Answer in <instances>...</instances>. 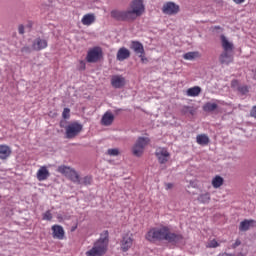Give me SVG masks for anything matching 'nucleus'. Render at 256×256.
Instances as JSON below:
<instances>
[{"label": "nucleus", "mask_w": 256, "mask_h": 256, "mask_svg": "<svg viewBox=\"0 0 256 256\" xmlns=\"http://www.w3.org/2000/svg\"><path fill=\"white\" fill-rule=\"evenodd\" d=\"M145 13V4L143 0H132L125 11L112 10L111 17L118 21H135Z\"/></svg>", "instance_id": "obj_1"}, {"label": "nucleus", "mask_w": 256, "mask_h": 256, "mask_svg": "<svg viewBox=\"0 0 256 256\" xmlns=\"http://www.w3.org/2000/svg\"><path fill=\"white\" fill-rule=\"evenodd\" d=\"M147 241H168V243H172L176 245V243H181L183 241L182 235H177L175 233H171L169 228L162 226L159 228H152L146 234Z\"/></svg>", "instance_id": "obj_2"}, {"label": "nucleus", "mask_w": 256, "mask_h": 256, "mask_svg": "<svg viewBox=\"0 0 256 256\" xmlns=\"http://www.w3.org/2000/svg\"><path fill=\"white\" fill-rule=\"evenodd\" d=\"M109 234L105 232L96 241L93 247L86 252V256H104L107 253V245H109Z\"/></svg>", "instance_id": "obj_3"}, {"label": "nucleus", "mask_w": 256, "mask_h": 256, "mask_svg": "<svg viewBox=\"0 0 256 256\" xmlns=\"http://www.w3.org/2000/svg\"><path fill=\"white\" fill-rule=\"evenodd\" d=\"M149 145L148 137H139L132 147V153L135 157H141L143 155L145 148Z\"/></svg>", "instance_id": "obj_4"}, {"label": "nucleus", "mask_w": 256, "mask_h": 256, "mask_svg": "<svg viewBox=\"0 0 256 256\" xmlns=\"http://www.w3.org/2000/svg\"><path fill=\"white\" fill-rule=\"evenodd\" d=\"M179 11H181V7L175 2L168 1L162 6V13L170 17L177 15Z\"/></svg>", "instance_id": "obj_5"}, {"label": "nucleus", "mask_w": 256, "mask_h": 256, "mask_svg": "<svg viewBox=\"0 0 256 256\" xmlns=\"http://www.w3.org/2000/svg\"><path fill=\"white\" fill-rule=\"evenodd\" d=\"M83 126L79 123H71L66 127V137L67 139H73L81 133Z\"/></svg>", "instance_id": "obj_6"}, {"label": "nucleus", "mask_w": 256, "mask_h": 256, "mask_svg": "<svg viewBox=\"0 0 256 256\" xmlns=\"http://www.w3.org/2000/svg\"><path fill=\"white\" fill-rule=\"evenodd\" d=\"M103 51L99 47H95L92 50L88 51L86 61L88 63H97L101 59Z\"/></svg>", "instance_id": "obj_7"}, {"label": "nucleus", "mask_w": 256, "mask_h": 256, "mask_svg": "<svg viewBox=\"0 0 256 256\" xmlns=\"http://www.w3.org/2000/svg\"><path fill=\"white\" fill-rule=\"evenodd\" d=\"M125 83V77L122 75H114L111 78V85L114 89H121L122 87H125Z\"/></svg>", "instance_id": "obj_8"}, {"label": "nucleus", "mask_w": 256, "mask_h": 256, "mask_svg": "<svg viewBox=\"0 0 256 256\" xmlns=\"http://www.w3.org/2000/svg\"><path fill=\"white\" fill-rule=\"evenodd\" d=\"M131 49L134 50L136 55H139L141 58V61H145V56H143V53H145V49L143 48V44L137 41H133L131 44Z\"/></svg>", "instance_id": "obj_9"}, {"label": "nucleus", "mask_w": 256, "mask_h": 256, "mask_svg": "<svg viewBox=\"0 0 256 256\" xmlns=\"http://www.w3.org/2000/svg\"><path fill=\"white\" fill-rule=\"evenodd\" d=\"M113 121H115V115L112 114V112L107 111L101 119V124L104 125V127H109L113 125Z\"/></svg>", "instance_id": "obj_10"}, {"label": "nucleus", "mask_w": 256, "mask_h": 256, "mask_svg": "<svg viewBox=\"0 0 256 256\" xmlns=\"http://www.w3.org/2000/svg\"><path fill=\"white\" fill-rule=\"evenodd\" d=\"M156 156L158 157L159 163H167L169 161V152L165 148L157 149Z\"/></svg>", "instance_id": "obj_11"}, {"label": "nucleus", "mask_w": 256, "mask_h": 256, "mask_svg": "<svg viewBox=\"0 0 256 256\" xmlns=\"http://www.w3.org/2000/svg\"><path fill=\"white\" fill-rule=\"evenodd\" d=\"M32 49H34V51H41L43 49H47V40L36 38L32 44Z\"/></svg>", "instance_id": "obj_12"}, {"label": "nucleus", "mask_w": 256, "mask_h": 256, "mask_svg": "<svg viewBox=\"0 0 256 256\" xmlns=\"http://www.w3.org/2000/svg\"><path fill=\"white\" fill-rule=\"evenodd\" d=\"M49 170L47 169V166H41L39 170L37 171L36 177L38 181H45L49 179Z\"/></svg>", "instance_id": "obj_13"}, {"label": "nucleus", "mask_w": 256, "mask_h": 256, "mask_svg": "<svg viewBox=\"0 0 256 256\" xmlns=\"http://www.w3.org/2000/svg\"><path fill=\"white\" fill-rule=\"evenodd\" d=\"M52 234L54 239H63L65 237V230L60 225L52 226Z\"/></svg>", "instance_id": "obj_14"}, {"label": "nucleus", "mask_w": 256, "mask_h": 256, "mask_svg": "<svg viewBox=\"0 0 256 256\" xmlns=\"http://www.w3.org/2000/svg\"><path fill=\"white\" fill-rule=\"evenodd\" d=\"M131 57V52L129 49L122 47L117 52V60L118 61H125V59H129Z\"/></svg>", "instance_id": "obj_15"}, {"label": "nucleus", "mask_w": 256, "mask_h": 256, "mask_svg": "<svg viewBox=\"0 0 256 256\" xmlns=\"http://www.w3.org/2000/svg\"><path fill=\"white\" fill-rule=\"evenodd\" d=\"M133 246V238L131 236H124L121 241V249L122 251H129Z\"/></svg>", "instance_id": "obj_16"}, {"label": "nucleus", "mask_w": 256, "mask_h": 256, "mask_svg": "<svg viewBox=\"0 0 256 256\" xmlns=\"http://www.w3.org/2000/svg\"><path fill=\"white\" fill-rule=\"evenodd\" d=\"M220 39H221V43H222L224 52L233 51V42H230L229 39H227V37H225V35H221Z\"/></svg>", "instance_id": "obj_17"}, {"label": "nucleus", "mask_w": 256, "mask_h": 256, "mask_svg": "<svg viewBox=\"0 0 256 256\" xmlns=\"http://www.w3.org/2000/svg\"><path fill=\"white\" fill-rule=\"evenodd\" d=\"M95 19V14L89 13L82 17L81 23L82 25H86L87 27H89V25H93V23H95Z\"/></svg>", "instance_id": "obj_18"}, {"label": "nucleus", "mask_w": 256, "mask_h": 256, "mask_svg": "<svg viewBox=\"0 0 256 256\" xmlns=\"http://www.w3.org/2000/svg\"><path fill=\"white\" fill-rule=\"evenodd\" d=\"M233 61V56L231 55V52H223L220 55V63L222 65H229Z\"/></svg>", "instance_id": "obj_19"}, {"label": "nucleus", "mask_w": 256, "mask_h": 256, "mask_svg": "<svg viewBox=\"0 0 256 256\" xmlns=\"http://www.w3.org/2000/svg\"><path fill=\"white\" fill-rule=\"evenodd\" d=\"M11 155V148L7 145H0V159H7Z\"/></svg>", "instance_id": "obj_20"}, {"label": "nucleus", "mask_w": 256, "mask_h": 256, "mask_svg": "<svg viewBox=\"0 0 256 256\" xmlns=\"http://www.w3.org/2000/svg\"><path fill=\"white\" fill-rule=\"evenodd\" d=\"M200 93H201V87L199 86H194L192 88H189L186 91V95L188 97H199Z\"/></svg>", "instance_id": "obj_21"}, {"label": "nucleus", "mask_w": 256, "mask_h": 256, "mask_svg": "<svg viewBox=\"0 0 256 256\" xmlns=\"http://www.w3.org/2000/svg\"><path fill=\"white\" fill-rule=\"evenodd\" d=\"M196 142L198 145H209V136L205 134H200L196 137Z\"/></svg>", "instance_id": "obj_22"}, {"label": "nucleus", "mask_w": 256, "mask_h": 256, "mask_svg": "<svg viewBox=\"0 0 256 256\" xmlns=\"http://www.w3.org/2000/svg\"><path fill=\"white\" fill-rule=\"evenodd\" d=\"M66 177H68V179L72 180L73 183H78L80 181L81 176H79V173L77 171H75V169L72 168L70 170V173H68V176H66Z\"/></svg>", "instance_id": "obj_23"}, {"label": "nucleus", "mask_w": 256, "mask_h": 256, "mask_svg": "<svg viewBox=\"0 0 256 256\" xmlns=\"http://www.w3.org/2000/svg\"><path fill=\"white\" fill-rule=\"evenodd\" d=\"M253 220H244L240 223V231H249L253 227Z\"/></svg>", "instance_id": "obj_24"}, {"label": "nucleus", "mask_w": 256, "mask_h": 256, "mask_svg": "<svg viewBox=\"0 0 256 256\" xmlns=\"http://www.w3.org/2000/svg\"><path fill=\"white\" fill-rule=\"evenodd\" d=\"M224 183L223 177L221 176H215L212 179V187H214V189H219V187H221Z\"/></svg>", "instance_id": "obj_25"}, {"label": "nucleus", "mask_w": 256, "mask_h": 256, "mask_svg": "<svg viewBox=\"0 0 256 256\" xmlns=\"http://www.w3.org/2000/svg\"><path fill=\"white\" fill-rule=\"evenodd\" d=\"M199 57V52H187L183 55V59L186 61H193Z\"/></svg>", "instance_id": "obj_26"}, {"label": "nucleus", "mask_w": 256, "mask_h": 256, "mask_svg": "<svg viewBox=\"0 0 256 256\" xmlns=\"http://www.w3.org/2000/svg\"><path fill=\"white\" fill-rule=\"evenodd\" d=\"M71 169L72 168L69 166L61 165L58 167L57 171L58 173H61L65 177H68L69 173H71Z\"/></svg>", "instance_id": "obj_27"}, {"label": "nucleus", "mask_w": 256, "mask_h": 256, "mask_svg": "<svg viewBox=\"0 0 256 256\" xmlns=\"http://www.w3.org/2000/svg\"><path fill=\"white\" fill-rule=\"evenodd\" d=\"M198 201L199 203H209V201H211V194L209 193H204V194H201L199 197H198Z\"/></svg>", "instance_id": "obj_28"}, {"label": "nucleus", "mask_w": 256, "mask_h": 256, "mask_svg": "<svg viewBox=\"0 0 256 256\" xmlns=\"http://www.w3.org/2000/svg\"><path fill=\"white\" fill-rule=\"evenodd\" d=\"M93 182V178L91 176H85L83 178H80L78 185H91Z\"/></svg>", "instance_id": "obj_29"}, {"label": "nucleus", "mask_w": 256, "mask_h": 256, "mask_svg": "<svg viewBox=\"0 0 256 256\" xmlns=\"http://www.w3.org/2000/svg\"><path fill=\"white\" fill-rule=\"evenodd\" d=\"M215 109H217V104L216 103H211V102H207L204 106H203V110L204 111H215Z\"/></svg>", "instance_id": "obj_30"}, {"label": "nucleus", "mask_w": 256, "mask_h": 256, "mask_svg": "<svg viewBox=\"0 0 256 256\" xmlns=\"http://www.w3.org/2000/svg\"><path fill=\"white\" fill-rule=\"evenodd\" d=\"M42 219L44 221H51L53 219V214L51 213V210H47L42 214Z\"/></svg>", "instance_id": "obj_31"}, {"label": "nucleus", "mask_w": 256, "mask_h": 256, "mask_svg": "<svg viewBox=\"0 0 256 256\" xmlns=\"http://www.w3.org/2000/svg\"><path fill=\"white\" fill-rule=\"evenodd\" d=\"M107 155H110V157H117V155H119V149L117 148L108 149Z\"/></svg>", "instance_id": "obj_32"}, {"label": "nucleus", "mask_w": 256, "mask_h": 256, "mask_svg": "<svg viewBox=\"0 0 256 256\" xmlns=\"http://www.w3.org/2000/svg\"><path fill=\"white\" fill-rule=\"evenodd\" d=\"M207 247H210L211 249H215L216 247H219V242L217 240H211Z\"/></svg>", "instance_id": "obj_33"}, {"label": "nucleus", "mask_w": 256, "mask_h": 256, "mask_svg": "<svg viewBox=\"0 0 256 256\" xmlns=\"http://www.w3.org/2000/svg\"><path fill=\"white\" fill-rule=\"evenodd\" d=\"M238 91L242 93V95H245L246 93H249V88L247 86H240Z\"/></svg>", "instance_id": "obj_34"}, {"label": "nucleus", "mask_w": 256, "mask_h": 256, "mask_svg": "<svg viewBox=\"0 0 256 256\" xmlns=\"http://www.w3.org/2000/svg\"><path fill=\"white\" fill-rule=\"evenodd\" d=\"M71 113V110L69 108H64L62 116L63 119H69V114Z\"/></svg>", "instance_id": "obj_35"}, {"label": "nucleus", "mask_w": 256, "mask_h": 256, "mask_svg": "<svg viewBox=\"0 0 256 256\" xmlns=\"http://www.w3.org/2000/svg\"><path fill=\"white\" fill-rule=\"evenodd\" d=\"M231 87L232 88H234V89H236L237 91L239 90V81H237V80H233L232 82H231Z\"/></svg>", "instance_id": "obj_36"}, {"label": "nucleus", "mask_w": 256, "mask_h": 256, "mask_svg": "<svg viewBox=\"0 0 256 256\" xmlns=\"http://www.w3.org/2000/svg\"><path fill=\"white\" fill-rule=\"evenodd\" d=\"M251 117H254L256 119V106H254L250 112Z\"/></svg>", "instance_id": "obj_37"}, {"label": "nucleus", "mask_w": 256, "mask_h": 256, "mask_svg": "<svg viewBox=\"0 0 256 256\" xmlns=\"http://www.w3.org/2000/svg\"><path fill=\"white\" fill-rule=\"evenodd\" d=\"M165 189H166V191H169V190L173 189V183H166L165 184Z\"/></svg>", "instance_id": "obj_38"}, {"label": "nucleus", "mask_w": 256, "mask_h": 256, "mask_svg": "<svg viewBox=\"0 0 256 256\" xmlns=\"http://www.w3.org/2000/svg\"><path fill=\"white\" fill-rule=\"evenodd\" d=\"M18 32L20 33V35H23V33H25V27L19 26Z\"/></svg>", "instance_id": "obj_39"}, {"label": "nucleus", "mask_w": 256, "mask_h": 256, "mask_svg": "<svg viewBox=\"0 0 256 256\" xmlns=\"http://www.w3.org/2000/svg\"><path fill=\"white\" fill-rule=\"evenodd\" d=\"M57 219H58V221L61 223V222H63L64 221V215L63 214H58L57 215Z\"/></svg>", "instance_id": "obj_40"}, {"label": "nucleus", "mask_w": 256, "mask_h": 256, "mask_svg": "<svg viewBox=\"0 0 256 256\" xmlns=\"http://www.w3.org/2000/svg\"><path fill=\"white\" fill-rule=\"evenodd\" d=\"M239 245H241V241L236 240L235 243L233 244V248L235 249V247H239Z\"/></svg>", "instance_id": "obj_41"}, {"label": "nucleus", "mask_w": 256, "mask_h": 256, "mask_svg": "<svg viewBox=\"0 0 256 256\" xmlns=\"http://www.w3.org/2000/svg\"><path fill=\"white\" fill-rule=\"evenodd\" d=\"M236 5H241L242 3H245V0H233Z\"/></svg>", "instance_id": "obj_42"}, {"label": "nucleus", "mask_w": 256, "mask_h": 256, "mask_svg": "<svg viewBox=\"0 0 256 256\" xmlns=\"http://www.w3.org/2000/svg\"><path fill=\"white\" fill-rule=\"evenodd\" d=\"M71 219V216L64 215V221H69Z\"/></svg>", "instance_id": "obj_43"}, {"label": "nucleus", "mask_w": 256, "mask_h": 256, "mask_svg": "<svg viewBox=\"0 0 256 256\" xmlns=\"http://www.w3.org/2000/svg\"><path fill=\"white\" fill-rule=\"evenodd\" d=\"M217 256H227V253H220Z\"/></svg>", "instance_id": "obj_44"}]
</instances>
